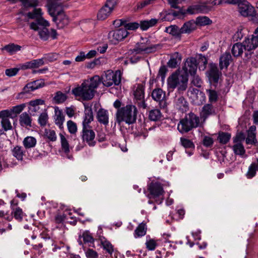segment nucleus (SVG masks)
<instances>
[{"label":"nucleus","instance_id":"obj_1","mask_svg":"<svg viewBox=\"0 0 258 258\" xmlns=\"http://www.w3.org/2000/svg\"><path fill=\"white\" fill-rule=\"evenodd\" d=\"M101 82L99 76H95L84 81L80 86L73 89L72 94L76 97H81L83 100H91L94 96L95 89Z\"/></svg>","mask_w":258,"mask_h":258},{"label":"nucleus","instance_id":"obj_2","mask_svg":"<svg viewBox=\"0 0 258 258\" xmlns=\"http://www.w3.org/2000/svg\"><path fill=\"white\" fill-rule=\"evenodd\" d=\"M138 110L133 105H127L118 109L116 113V121L118 124L125 122L128 124L135 123L137 119Z\"/></svg>","mask_w":258,"mask_h":258},{"label":"nucleus","instance_id":"obj_3","mask_svg":"<svg viewBox=\"0 0 258 258\" xmlns=\"http://www.w3.org/2000/svg\"><path fill=\"white\" fill-rule=\"evenodd\" d=\"M188 77L179 73H173L167 79L168 88H177L179 94L183 93L187 88Z\"/></svg>","mask_w":258,"mask_h":258},{"label":"nucleus","instance_id":"obj_4","mask_svg":"<svg viewBox=\"0 0 258 258\" xmlns=\"http://www.w3.org/2000/svg\"><path fill=\"white\" fill-rule=\"evenodd\" d=\"M199 124V116L192 112H190L180 119L177 125V130L180 133L183 134L197 127Z\"/></svg>","mask_w":258,"mask_h":258},{"label":"nucleus","instance_id":"obj_5","mask_svg":"<svg viewBox=\"0 0 258 258\" xmlns=\"http://www.w3.org/2000/svg\"><path fill=\"white\" fill-rule=\"evenodd\" d=\"M49 25V24L47 21L43 18H40L35 22L31 23L30 27L32 30L38 31V35L41 40L46 41L50 36V32L47 28Z\"/></svg>","mask_w":258,"mask_h":258},{"label":"nucleus","instance_id":"obj_6","mask_svg":"<svg viewBox=\"0 0 258 258\" xmlns=\"http://www.w3.org/2000/svg\"><path fill=\"white\" fill-rule=\"evenodd\" d=\"M206 75L210 84L216 88L219 79L222 76V73L219 70L216 64L210 63L209 69L206 73Z\"/></svg>","mask_w":258,"mask_h":258},{"label":"nucleus","instance_id":"obj_7","mask_svg":"<svg viewBox=\"0 0 258 258\" xmlns=\"http://www.w3.org/2000/svg\"><path fill=\"white\" fill-rule=\"evenodd\" d=\"M160 48V44L149 45L147 43H137L134 49H131V54L150 53L154 52L158 48Z\"/></svg>","mask_w":258,"mask_h":258},{"label":"nucleus","instance_id":"obj_8","mask_svg":"<svg viewBox=\"0 0 258 258\" xmlns=\"http://www.w3.org/2000/svg\"><path fill=\"white\" fill-rule=\"evenodd\" d=\"M128 34V32L125 29L119 28L110 31L108 38L112 44H116L126 37Z\"/></svg>","mask_w":258,"mask_h":258},{"label":"nucleus","instance_id":"obj_9","mask_svg":"<svg viewBox=\"0 0 258 258\" xmlns=\"http://www.w3.org/2000/svg\"><path fill=\"white\" fill-rule=\"evenodd\" d=\"M164 185L160 182L153 181L148 185V190L150 194L148 195L149 198H157L162 196L164 193L163 189Z\"/></svg>","mask_w":258,"mask_h":258},{"label":"nucleus","instance_id":"obj_10","mask_svg":"<svg viewBox=\"0 0 258 258\" xmlns=\"http://www.w3.org/2000/svg\"><path fill=\"white\" fill-rule=\"evenodd\" d=\"M121 81L120 72H108L103 78L102 83L106 87L111 86L112 85H118Z\"/></svg>","mask_w":258,"mask_h":258},{"label":"nucleus","instance_id":"obj_11","mask_svg":"<svg viewBox=\"0 0 258 258\" xmlns=\"http://www.w3.org/2000/svg\"><path fill=\"white\" fill-rule=\"evenodd\" d=\"M81 137L83 141L86 142L89 146L94 147L96 145L95 133L92 126H83Z\"/></svg>","mask_w":258,"mask_h":258},{"label":"nucleus","instance_id":"obj_12","mask_svg":"<svg viewBox=\"0 0 258 258\" xmlns=\"http://www.w3.org/2000/svg\"><path fill=\"white\" fill-rule=\"evenodd\" d=\"M198 68L197 60L193 57H188L184 62L182 70L185 74L188 76V75H194L197 73Z\"/></svg>","mask_w":258,"mask_h":258},{"label":"nucleus","instance_id":"obj_13","mask_svg":"<svg viewBox=\"0 0 258 258\" xmlns=\"http://www.w3.org/2000/svg\"><path fill=\"white\" fill-rule=\"evenodd\" d=\"M134 98L136 100V103L140 108L145 109L147 107V104L145 101L144 87L141 84H138L136 90L134 91Z\"/></svg>","mask_w":258,"mask_h":258},{"label":"nucleus","instance_id":"obj_14","mask_svg":"<svg viewBox=\"0 0 258 258\" xmlns=\"http://www.w3.org/2000/svg\"><path fill=\"white\" fill-rule=\"evenodd\" d=\"M211 9L212 7L211 6L203 3L190 6L186 9V11L189 14H206L210 12Z\"/></svg>","mask_w":258,"mask_h":258},{"label":"nucleus","instance_id":"obj_15","mask_svg":"<svg viewBox=\"0 0 258 258\" xmlns=\"http://www.w3.org/2000/svg\"><path fill=\"white\" fill-rule=\"evenodd\" d=\"M245 0H243L237 4L239 13L244 17L253 16L254 10L253 7L247 4Z\"/></svg>","mask_w":258,"mask_h":258},{"label":"nucleus","instance_id":"obj_16","mask_svg":"<svg viewBox=\"0 0 258 258\" xmlns=\"http://www.w3.org/2000/svg\"><path fill=\"white\" fill-rule=\"evenodd\" d=\"M152 98L159 102V105L161 108H165L167 103L165 99V93L160 88L154 89L152 93Z\"/></svg>","mask_w":258,"mask_h":258},{"label":"nucleus","instance_id":"obj_17","mask_svg":"<svg viewBox=\"0 0 258 258\" xmlns=\"http://www.w3.org/2000/svg\"><path fill=\"white\" fill-rule=\"evenodd\" d=\"M18 203H15V200H13L11 201V206L12 208V215L18 221H22L23 217L25 216L22 209L20 207H16Z\"/></svg>","mask_w":258,"mask_h":258},{"label":"nucleus","instance_id":"obj_18","mask_svg":"<svg viewBox=\"0 0 258 258\" xmlns=\"http://www.w3.org/2000/svg\"><path fill=\"white\" fill-rule=\"evenodd\" d=\"M44 86V82L43 80H36L27 84L23 88V91L21 93H29Z\"/></svg>","mask_w":258,"mask_h":258},{"label":"nucleus","instance_id":"obj_19","mask_svg":"<svg viewBox=\"0 0 258 258\" xmlns=\"http://www.w3.org/2000/svg\"><path fill=\"white\" fill-rule=\"evenodd\" d=\"M96 118L98 121L104 125H107L109 123V114L107 110L100 108L97 112Z\"/></svg>","mask_w":258,"mask_h":258},{"label":"nucleus","instance_id":"obj_20","mask_svg":"<svg viewBox=\"0 0 258 258\" xmlns=\"http://www.w3.org/2000/svg\"><path fill=\"white\" fill-rule=\"evenodd\" d=\"M243 43L245 46L244 50L248 51L254 50L258 47V40L253 35L250 37L246 38Z\"/></svg>","mask_w":258,"mask_h":258},{"label":"nucleus","instance_id":"obj_21","mask_svg":"<svg viewBox=\"0 0 258 258\" xmlns=\"http://www.w3.org/2000/svg\"><path fill=\"white\" fill-rule=\"evenodd\" d=\"M175 106L177 109L182 112L186 111L188 109V102L183 96H176L175 100Z\"/></svg>","mask_w":258,"mask_h":258},{"label":"nucleus","instance_id":"obj_22","mask_svg":"<svg viewBox=\"0 0 258 258\" xmlns=\"http://www.w3.org/2000/svg\"><path fill=\"white\" fill-rule=\"evenodd\" d=\"M232 61V58L229 52H225L220 57L219 67L222 70L224 68L227 69Z\"/></svg>","mask_w":258,"mask_h":258},{"label":"nucleus","instance_id":"obj_23","mask_svg":"<svg viewBox=\"0 0 258 258\" xmlns=\"http://www.w3.org/2000/svg\"><path fill=\"white\" fill-rule=\"evenodd\" d=\"M85 115L83 121V126H91L90 123L93 120V114L92 108L91 107H85L84 111Z\"/></svg>","mask_w":258,"mask_h":258},{"label":"nucleus","instance_id":"obj_24","mask_svg":"<svg viewBox=\"0 0 258 258\" xmlns=\"http://www.w3.org/2000/svg\"><path fill=\"white\" fill-rule=\"evenodd\" d=\"M181 58V55L179 53L177 52L174 53L171 55L170 58L167 62L168 67L171 68H176L180 63Z\"/></svg>","mask_w":258,"mask_h":258},{"label":"nucleus","instance_id":"obj_25","mask_svg":"<svg viewBox=\"0 0 258 258\" xmlns=\"http://www.w3.org/2000/svg\"><path fill=\"white\" fill-rule=\"evenodd\" d=\"M54 112L55 123L59 126V128L61 129L63 128V123L64 121V116L62 111L59 109L58 107H56L54 108Z\"/></svg>","mask_w":258,"mask_h":258},{"label":"nucleus","instance_id":"obj_26","mask_svg":"<svg viewBox=\"0 0 258 258\" xmlns=\"http://www.w3.org/2000/svg\"><path fill=\"white\" fill-rule=\"evenodd\" d=\"M53 17V21H55L58 28H62L69 23V19L68 17L63 14L59 13L55 17V15Z\"/></svg>","mask_w":258,"mask_h":258},{"label":"nucleus","instance_id":"obj_27","mask_svg":"<svg viewBox=\"0 0 258 258\" xmlns=\"http://www.w3.org/2000/svg\"><path fill=\"white\" fill-rule=\"evenodd\" d=\"M32 118L29 113L25 112L19 116V123L22 126H31Z\"/></svg>","mask_w":258,"mask_h":258},{"label":"nucleus","instance_id":"obj_28","mask_svg":"<svg viewBox=\"0 0 258 258\" xmlns=\"http://www.w3.org/2000/svg\"><path fill=\"white\" fill-rule=\"evenodd\" d=\"M215 114V109L212 104H206L203 107L201 116L204 119H206L210 115Z\"/></svg>","mask_w":258,"mask_h":258},{"label":"nucleus","instance_id":"obj_29","mask_svg":"<svg viewBox=\"0 0 258 258\" xmlns=\"http://www.w3.org/2000/svg\"><path fill=\"white\" fill-rule=\"evenodd\" d=\"M165 31L176 38L180 39L181 34V29L176 25H171L166 27Z\"/></svg>","mask_w":258,"mask_h":258},{"label":"nucleus","instance_id":"obj_30","mask_svg":"<svg viewBox=\"0 0 258 258\" xmlns=\"http://www.w3.org/2000/svg\"><path fill=\"white\" fill-rule=\"evenodd\" d=\"M13 155L18 160H23L25 151L21 146H15L12 150Z\"/></svg>","mask_w":258,"mask_h":258},{"label":"nucleus","instance_id":"obj_31","mask_svg":"<svg viewBox=\"0 0 258 258\" xmlns=\"http://www.w3.org/2000/svg\"><path fill=\"white\" fill-rule=\"evenodd\" d=\"M196 28V24L193 21L185 22L180 28L181 32L183 33H190Z\"/></svg>","mask_w":258,"mask_h":258},{"label":"nucleus","instance_id":"obj_32","mask_svg":"<svg viewBox=\"0 0 258 258\" xmlns=\"http://www.w3.org/2000/svg\"><path fill=\"white\" fill-rule=\"evenodd\" d=\"M37 140L35 138L32 136L25 137L23 141V145L25 149L33 148L35 147Z\"/></svg>","mask_w":258,"mask_h":258},{"label":"nucleus","instance_id":"obj_33","mask_svg":"<svg viewBox=\"0 0 258 258\" xmlns=\"http://www.w3.org/2000/svg\"><path fill=\"white\" fill-rule=\"evenodd\" d=\"M244 47L245 46L243 43H236L234 44L231 50L233 55L235 57L240 56L242 54Z\"/></svg>","mask_w":258,"mask_h":258},{"label":"nucleus","instance_id":"obj_34","mask_svg":"<svg viewBox=\"0 0 258 258\" xmlns=\"http://www.w3.org/2000/svg\"><path fill=\"white\" fill-rule=\"evenodd\" d=\"M21 48L22 47L20 45L14 43H10L5 45L2 48V50H6L10 54L12 55L21 50Z\"/></svg>","mask_w":258,"mask_h":258},{"label":"nucleus","instance_id":"obj_35","mask_svg":"<svg viewBox=\"0 0 258 258\" xmlns=\"http://www.w3.org/2000/svg\"><path fill=\"white\" fill-rule=\"evenodd\" d=\"M147 226L145 223H140L134 231V237L137 238L142 237L146 234Z\"/></svg>","mask_w":258,"mask_h":258},{"label":"nucleus","instance_id":"obj_36","mask_svg":"<svg viewBox=\"0 0 258 258\" xmlns=\"http://www.w3.org/2000/svg\"><path fill=\"white\" fill-rule=\"evenodd\" d=\"M44 138L47 140V142H54L57 140V136L54 130L45 129L43 135Z\"/></svg>","mask_w":258,"mask_h":258},{"label":"nucleus","instance_id":"obj_37","mask_svg":"<svg viewBox=\"0 0 258 258\" xmlns=\"http://www.w3.org/2000/svg\"><path fill=\"white\" fill-rule=\"evenodd\" d=\"M163 116L159 109H153L149 112V118L152 121L160 120Z\"/></svg>","mask_w":258,"mask_h":258},{"label":"nucleus","instance_id":"obj_38","mask_svg":"<svg viewBox=\"0 0 258 258\" xmlns=\"http://www.w3.org/2000/svg\"><path fill=\"white\" fill-rule=\"evenodd\" d=\"M157 23V20L156 19H151L150 20L142 21L139 24L142 30H146L149 27L155 26Z\"/></svg>","mask_w":258,"mask_h":258},{"label":"nucleus","instance_id":"obj_39","mask_svg":"<svg viewBox=\"0 0 258 258\" xmlns=\"http://www.w3.org/2000/svg\"><path fill=\"white\" fill-rule=\"evenodd\" d=\"M119 21L120 22V25L124 26V29H125L126 30H135L137 29H138L140 26L139 23L137 22H132L127 23L126 21L123 20H120Z\"/></svg>","mask_w":258,"mask_h":258},{"label":"nucleus","instance_id":"obj_40","mask_svg":"<svg viewBox=\"0 0 258 258\" xmlns=\"http://www.w3.org/2000/svg\"><path fill=\"white\" fill-rule=\"evenodd\" d=\"M207 94L208 96L209 102L211 103H215L218 100V94L216 91L210 89L206 90Z\"/></svg>","mask_w":258,"mask_h":258},{"label":"nucleus","instance_id":"obj_41","mask_svg":"<svg viewBox=\"0 0 258 258\" xmlns=\"http://www.w3.org/2000/svg\"><path fill=\"white\" fill-rule=\"evenodd\" d=\"M59 136L62 150L66 154H68L70 152V145L69 142L62 134L60 133Z\"/></svg>","mask_w":258,"mask_h":258},{"label":"nucleus","instance_id":"obj_42","mask_svg":"<svg viewBox=\"0 0 258 258\" xmlns=\"http://www.w3.org/2000/svg\"><path fill=\"white\" fill-rule=\"evenodd\" d=\"M111 12L109 9L103 7L98 12L97 18L98 20H104L106 19L111 14Z\"/></svg>","mask_w":258,"mask_h":258},{"label":"nucleus","instance_id":"obj_43","mask_svg":"<svg viewBox=\"0 0 258 258\" xmlns=\"http://www.w3.org/2000/svg\"><path fill=\"white\" fill-rule=\"evenodd\" d=\"M198 65L200 70L204 71L208 63V59L206 57L202 54H199L198 59L197 60Z\"/></svg>","mask_w":258,"mask_h":258},{"label":"nucleus","instance_id":"obj_44","mask_svg":"<svg viewBox=\"0 0 258 258\" xmlns=\"http://www.w3.org/2000/svg\"><path fill=\"white\" fill-rule=\"evenodd\" d=\"M231 138V135L228 133L220 132L218 137V140L222 144H227Z\"/></svg>","mask_w":258,"mask_h":258},{"label":"nucleus","instance_id":"obj_45","mask_svg":"<svg viewBox=\"0 0 258 258\" xmlns=\"http://www.w3.org/2000/svg\"><path fill=\"white\" fill-rule=\"evenodd\" d=\"M101 243L103 248L109 254L111 255L113 252L114 249L113 245L111 243L106 239H101Z\"/></svg>","mask_w":258,"mask_h":258},{"label":"nucleus","instance_id":"obj_46","mask_svg":"<svg viewBox=\"0 0 258 258\" xmlns=\"http://www.w3.org/2000/svg\"><path fill=\"white\" fill-rule=\"evenodd\" d=\"M42 10L40 8L34 9L33 12H29L27 14V17L31 19H36L35 21L42 17Z\"/></svg>","mask_w":258,"mask_h":258},{"label":"nucleus","instance_id":"obj_47","mask_svg":"<svg viewBox=\"0 0 258 258\" xmlns=\"http://www.w3.org/2000/svg\"><path fill=\"white\" fill-rule=\"evenodd\" d=\"M234 153L236 155L242 156L245 153V149L242 144H234L232 147Z\"/></svg>","mask_w":258,"mask_h":258},{"label":"nucleus","instance_id":"obj_48","mask_svg":"<svg viewBox=\"0 0 258 258\" xmlns=\"http://www.w3.org/2000/svg\"><path fill=\"white\" fill-rule=\"evenodd\" d=\"M67 98V95L60 91H58L55 93L53 100L57 104H60L64 102Z\"/></svg>","mask_w":258,"mask_h":258},{"label":"nucleus","instance_id":"obj_49","mask_svg":"<svg viewBox=\"0 0 258 258\" xmlns=\"http://www.w3.org/2000/svg\"><path fill=\"white\" fill-rule=\"evenodd\" d=\"M26 105L25 104H21L13 106L10 109L12 116H16L17 114H20L24 109Z\"/></svg>","mask_w":258,"mask_h":258},{"label":"nucleus","instance_id":"obj_50","mask_svg":"<svg viewBox=\"0 0 258 258\" xmlns=\"http://www.w3.org/2000/svg\"><path fill=\"white\" fill-rule=\"evenodd\" d=\"M55 0H49L48 1V10L51 16H54L56 12V8L57 4L55 2Z\"/></svg>","mask_w":258,"mask_h":258},{"label":"nucleus","instance_id":"obj_51","mask_svg":"<svg viewBox=\"0 0 258 258\" xmlns=\"http://www.w3.org/2000/svg\"><path fill=\"white\" fill-rule=\"evenodd\" d=\"M196 22L197 24L201 26H205L210 25L212 23V21L206 16L199 17L197 18Z\"/></svg>","mask_w":258,"mask_h":258},{"label":"nucleus","instance_id":"obj_52","mask_svg":"<svg viewBox=\"0 0 258 258\" xmlns=\"http://www.w3.org/2000/svg\"><path fill=\"white\" fill-rule=\"evenodd\" d=\"M158 241V240H155L154 239H150L147 240L145 243L146 248L149 250H155L157 246Z\"/></svg>","mask_w":258,"mask_h":258},{"label":"nucleus","instance_id":"obj_53","mask_svg":"<svg viewBox=\"0 0 258 258\" xmlns=\"http://www.w3.org/2000/svg\"><path fill=\"white\" fill-rule=\"evenodd\" d=\"M67 127L69 133L71 134H75L77 132V124L71 120L68 121Z\"/></svg>","mask_w":258,"mask_h":258},{"label":"nucleus","instance_id":"obj_54","mask_svg":"<svg viewBox=\"0 0 258 258\" xmlns=\"http://www.w3.org/2000/svg\"><path fill=\"white\" fill-rule=\"evenodd\" d=\"M180 142L182 145L185 148H189V149H194L195 145L193 142L190 140L181 138H180Z\"/></svg>","mask_w":258,"mask_h":258},{"label":"nucleus","instance_id":"obj_55","mask_svg":"<svg viewBox=\"0 0 258 258\" xmlns=\"http://www.w3.org/2000/svg\"><path fill=\"white\" fill-rule=\"evenodd\" d=\"M48 116L46 112H42L38 118V123L41 126L46 125L48 121Z\"/></svg>","mask_w":258,"mask_h":258},{"label":"nucleus","instance_id":"obj_56","mask_svg":"<svg viewBox=\"0 0 258 258\" xmlns=\"http://www.w3.org/2000/svg\"><path fill=\"white\" fill-rule=\"evenodd\" d=\"M21 2L26 8H34L38 5L37 0H23Z\"/></svg>","mask_w":258,"mask_h":258},{"label":"nucleus","instance_id":"obj_57","mask_svg":"<svg viewBox=\"0 0 258 258\" xmlns=\"http://www.w3.org/2000/svg\"><path fill=\"white\" fill-rule=\"evenodd\" d=\"M82 237L84 242L93 243L94 239L91 235V233L88 231L83 232Z\"/></svg>","mask_w":258,"mask_h":258},{"label":"nucleus","instance_id":"obj_58","mask_svg":"<svg viewBox=\"0 0 258 258\" xmlns=\"http://www.w3.org/2000/svg\"><path fill=\"white\" fill-rule=\"evenodd\" d=\"M192 77L191 83L195 86L200 88L202 86L203 81L200 77L197 75V73L194 75H190Z\"/></svg>","mask_w":258,"mask_h":258},{"label":"nucleus","instance_id":"obj_59","mask_svg":"<svg viewBox=\"0 0 258 258\" xmlns=\"http://www.w3.org/2000/svg\"><path fill=\"white\" fill-rule=\"evenodd\" d=\"M1 124L5 131H7L12 129V125L9 118L2 119Z\"/></svg>","mask_w":258,"mask_h":258},{"label":"nucleus","instance_id":"obj_60","mask_svg":"<svg viewBox=\"0 0 258 258\" xmlns=\"http://www.w3.org/2000/svg\"><path fill=\"white\" fill-rule=\"evenodd\" d=\"M214 143V140L212 138L209 136H205L203 140V144L207 148L211 147Z\"/></svg>","mask_w":258,"mask_h":258},{"label":"nucleus","instance_id":"obj_61","mask_svg":"<svg viewBox=\"0 0 258 258\" xmlns=\"http://www.w3.org/2000/svg\"><path fill=\"white\" fill-rule=\"evenodd\" d=\"M245 135L243 133H238L233 138V142L234 144H242L241 142L245 140Z\"/></svg>","mask_w":258,"mask_h":258},{"label":"nucleus","instance_id":"obj_62","mask_svg":"<svg viewBox=\"0 0 258 258\" xmlns=\"http://www.w3.org/2000/svg\"><path fill=\"white\" fill-rule=\"evenodd\" d=\"M117 5V0H107L104 7L107 9H109L112 12Z\"/></svg>","mask_w":258,"mask_h":258},{"label":"nucleus","instance_id":"obj_63","mask_svg":"<svg viewBox=\"0 0 258 258\" xmlns=\"http://www.w3.org/2000/svg\"><path fill=\"white\" fill-rule=\"evenodd\" d=\"M179 11H173L171 12V14L174 17H178L179 18L183 17L184 15L188 13V12L186 11V10H184L183 9H181L179 7Z\"/></svg>","mask_w":258,"mask_h":258},{"label":"nucleus","instance_id":"obj_64","mask_svg":"<svg viewBox=\"0 0 258 258\" xmlns=\"http://www.w3.org/2000/svg\"><path fill=\"white\" fill-rule=\"evenodd\" d=\"M85 255L87 258H98L97 252L92 249L89 248L85 251Z\"/></svg>","mask_w":258,"mask_h":258}]
</instances>
